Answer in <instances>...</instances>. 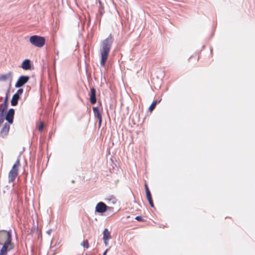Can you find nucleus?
Returning a JSON list of instances; mask_svg holds the SVG:
<instances>
[{"mask_svg":"<svg viewBox=\"0 0 255 255\" xmlns=\"http://www.w3.org/2000/svg\"><path fill=\"white\" fill-rule=\"evenodd\" d=\"M105 201L109 205H112L115 204L117 202V199L113 195H110L105 199Z\"/></svg>","mask_w":255,"mask_h":255,"instance_id":"nucleus-12","label":"nucleus"},{"mask_svg":"<svg viewBox=\"0 0 255 255\" xmlns=\"http://www.w3.org/2000/svg\"><path fill=\"white\" fill-rule=\"evenodd\" d=\"M11 72H9L6 74L1 75H0V81H5L8 79L11 78Z\"/></svg>","mask_w":255,"mask_h":255,"instance_id":"nucleus-16","label":"nucleus"},{"mask_svg":"<svg viewBox=\"0 0 255 255\" xmlns=\"http://www.w3.org/2000/svg\"><path fill=\"white\" fill-rule=\"evenodd\" d=\"M14 113V110L12 108L9 109L6 113L5 119L8 124H11L13 123Z\"/></svg>","mask_w":255,"mask_h":255,"instance_id":"nucleus-8","label":"nucleus"},{"mask_svg":"<svg viewBox=\"0 0 255 255\" xmlns=\"http://www.w3.org/2000/svg\"><path fill=\"white\" fill-rule=\"evenodd\" d=\"M2 245V247L0 249V255H6L8 252L14 248V244L12 243H10V240L7 241V243H4Z\"/></svg>","mask_w":255,"mask_h":255,"instance_id":"nucleus-5","label":"nucleus"},{"mask_svg":"<svg viewBox=\"0 0 255 255\" xmlns=\"http://www.w3.org/2000/svg\"><path fill=\"white\" fill-rule=\"evenodd\" d=\"M111 238L110 232L108 229H105L103 231V240H109Z\"/></svg>","mask_w":255,"mask_h":255,"instance_id":"nucleus-15","label":"nucleus"},{"mask_svg":"<svg viewBox=\"0 0 255 255\" xmlns=\"http://www.w3.org/2000/svg\"><path fill=\"white\" fill-rule=\"evenodd\" d=\"M72 183H74V180H72Z\"/></svg>","mask_w":255,"mask_h":255,"instance_id":"nucleus-35","label":"nucleus"},{"mask_svg":"<svg viewBox=\"0 0 255 255\" xmlns=\"http://www.w3.org/2000/svg\"><path fill=\"white\" fill-rule=\"evenodd\" d=\"M114 39L111 34L104 40L102 43V49L101 50V66L105 67L106 62L108 59L109 52L110 51Z\"/></svg>","mask_w":255,"mask_h":255,"instance_id":"nucleus-1","label":"nucleus"},{"mask_svg":"<svg viewBox=\"0 0 255 255\" xmlns=\"http://www.w3.org/2000/svg\"><path fill=\"white\" fill-rule=\"evenodd\" d=\"M99 3L101 4V2L100 1H99Z\"/></svg>","mask_w":255,"mask_h":255,"instance_id":"nucleus-36","label":"nucleus"},{"mask_svg":"<svg viewBox=\"0 0 255 255\" xmlns=\"http://www.w3.org/2000/svg\"><path fill=\"white\" fill-rule=\"evenodd\" d=\"M210 50H211V52H212V50H213L212 48H211V49H210Z\"/></svg>","mask_w":255,"mask_h":255,"instance_id":"nucleus-34","label":"nucleus"},{"mask_svg":"<svg viewBox=\"0 0 255 255\" xmlns=\"http://www.w3.org/2000/svg\"><path fill=\"white\" fill-rule=\"evenodd\" d=\"M20 67H21L23 69L25 70H28L31 69V65L30 60L28 59L24 60L22 62L20 66Z\"/></svg>","mask_w":255,"mask_h":255,"instance_id":"nucleus-11","label":"nucleus"},{"mask_svg":"<svg viewBox=\"0 0 255 255\" xmlns=\"http://www.w3.org/2000/svg\"><path fill=\"white\" fill-rule=\"evenodd\" d=\"M161 101V99H159V100H156L154 101L150 105V107H149V111L150 112H152L155 107H156V105L158 103H159Z\"/></svg>","mask_w":255,"mask_h":255,"instance_id":"nucleus-17","label":"nucleus"},{"mask_svg":"<svg viewBox=\"0 0 255 255\" xmlns=\"http://www.w3.org/2000/svg\"><path fill=\"white\" fill-rule=\"evenodd\" d=\"M51 230H48V231L47 232V234H49V235H50V233H51Z\"/></svg>","mask_w":255,"mask_h":255,"instance_id":"nucleus-33","label":"nucleus"},{"mask_svg":"<svg viewBox=\"0 0 255 255\" xmlns=\"http://www.w3.org/2000/svg\"><path fill=\"white\" fill-rule=\"evenodd\" d=\"M82 245L87 249L89 248V244L87 241H84L82 244Z\"/></svg>","mask_w":255,"mask_h":255,"instance_id":"nucleus-22","label":"nucleus"},{"mask_svg":"<svg viewBox=\"0 0 255 255\" xmlns=\"http://www.w3.org/2000/svg\"><path fill=\"white\" fill-rule=\"evenodd\" d=\"M108 241L109 240H104V244L106 246H107L108 245Z\"/></svg>","mask_w":255,"mask_h":255,"instance_id":"nucleus-29","label":"nucleus"},{"mask_svg":"<svg viewBox=\"0 0 255 255\" xmlns=\"http://www.w3.org/2000/svg\"><path fill=\"white\" fill-rule=\"evenodd\" d=\"M99 12L101 14H103L102 9L99 8Z\"/></svg>","mask_w":255,"mask_h":255,"instance_id":"nucleus-31","label":"nucleus"},{"mask_svg":"<svg viewBox=\"0 0 255 255\" xmlns=\"http://www.w3.org/2000/svg\"><path fill=\"white\" fill-rule=\"evenodd\" d=\"M7 101H8V97H7V93H6V96L5 98H4L3 103H2V105H3V107L2 109L1 112L4 113L5 112V111L7 110V106H8Z\"/></svg>","mask_w":255,"mask_h":255,"instance_id":"nucleus-18","label":"nucleus"},{"mask_svg":"<svg viewBox=\"0 0 255 255\" xmlns=\"http://www.w3.org/2000/svg\"><path fill=\"white\" fill-rule=\"evenodd\" d=\"M20 156H19L13 165L11 169L8 173V181L9 182H12L14 180L15 178L18 175V167L20 165Z\"/></svg>","mask_w":255,"mask_h":255,"instance_id":"nucleus-2","label":"nucleus"},{"mask_svg":"<svg viewBox=\"0 0 255 255\" xmlns=\"http://www.w3.org/2000/svg\"><path fill=\"white\" fill-rule=\"evenodd\" d=\"M29 80V77L26 75L20 76L15 84V88H20L25 84Z\"/></svg>","mask_w":255,"mask_h":255,"instance_id":"nucleus-6","label":"nucleus"},{"mask_svg":"<svg viewBox=\"0 0 255 255\" xmlns=\"http://www.w3.org/2000/svg\"><path fill=\"white\" fill-rule=\"evenodd\" d=\"M107 252V250H106L103 253V255H106Z\"/></svg>","mask_w":255,"mask_h":255,"instance_id":"nucleus-32","label":"nucleus"},{"mask_svg":"<svg viewBox=\"0 0 255 255\" xmlns=\"http://www.w3.org/2000/svg\"><path fill=\"white\" fill-rule=\"evenodd\" d=\"M114 208L112 207H109L107 206V211L108 212H110V213H113L114 212Z\"/></svg>","mask_w":255,"mask_h":255,"instance_id":"nucleus-23","label":"nucleus"},{"mask_svg":"<svg viewBox=\"0 0 255 255\" xmlns=\"http://www.w3.org/2000/svg\"><path fill=\"white\" fill-rule=\"evenodd\" d=\"M43 123L41 122L40 123V125H39V127L38 128V130L40 131H42V130L43 129Z\"/></svg>","mask_w":255,"mask_h":255,"instance_id":"nucleus-24","label":"nucleus"},{"mask_svg":"<svg viewBox=\"0 0 255 255\" xmlns=\"http://www.w3.org/2000/svg\"><path fill=\"white\" fill-rule=\"evenodd\" d=\"M135 220H136L137 221H143V219H142V217L141 216H136L135 218Z\"/></svg>","mask_w":255,"mask_h":255,"instance_id":"nucleus-25","label":"nucleus"},{"mask_svg":"<svg viewBox=\"0 0 255 255\" xmlns=\"http://www.w3.org/2000/svg\"><path fill=\"white\" fill-rule=\"evenodd\" d=\"M107 211V205L103 202H100L97 203L95 207V212L103 214Z\"/></svg>","mask_w":255,"mask_h":255,"instance_id":"nucleus-7","label":"nucleus"},{"mask_svg":"<svg viewBox=\"0 0 255 255\" xmlns=\"http://www.w3.org/2000/svg\"><path fill=\"white\" fill-rule=\"evenodd\" d=\"M10 240V243H12L11 231H6V230H1L0 231V245H2L4 243H7V241Z\"/></svg>","mask_w":255,"mask_h":255,"instance_id":"nucleus-4","label":"nucleus"},{"mask_svg":"<svg viewBox=\"0 0 255 255\" xmlns=\"http://www.w3.org/2000/svg\"><path fill=\"white\" fill-rule=\"evenodd\" d=\"M93 111L94 114V116L95 118H97L98 119H102V115L100 113L99 108L97 107H93Z\"/></svg>","mask_w":255,"mask_h":255,"instance_id":"nucleus-14","label":"nucleus"},{"mask_svg":"<svg viewBox=\"0 0 255 255\" xmlns=\"http://www.w3.org/2000/svg\"><path fill=\"white\" fill-rule=\"evenodd\" d=\"M55 53L58 57V56H59V51H58V50H56L55 51Z\"/></svg>","mask_w":255,"mask_h":255,"instance_id":"nucleus-30","label":"nucleus"},{"mask_svg":"<svg viewBox=\"0 0 255 255\" xmlns=\"http://www.w3.org/2000/svg\"><path fill=\"white\" fill-rule=\"evenodd\" d=\"M23 92V90L22 88H19L17 90V92L15 93V95H17V96H18L20 97V96L22 95V94Z\"/></svg>","mask_w":255,"mask_h":255,"instance_id":"nucleus-20","label":"nucleus"},{"mask_svg":"<svg viewBox=\"0 0 255 255\" xmlns=\"http://www.w3.org/2000/svg\"><path fill=\"white\" fill-rule=\"evenodd\" d=\"M9 124L8 123H5L0 130V134L2 137H4L8 134L10 128Z\"/></svg>","mask_w":255,"mask_h":255,"instance_id":"nucleus-10","label":"nucleus"},{"mask_svg":"<svg viewBox=\"0 0 255 255\" xmlns=\"http://www.w3.org/2000/svg\"><path fill=\"white\" fill-rule=\"evenodd\" d=\"M148 201V203L150 205V206L151 207H154V204H153V202L152 201V199L150 200H149Z\"/></svg>","mask_w":255,"mask_h":255,"instance_id":"nucleus-26","label":"nucleus"},{"mask_svg":"<svg viewBox=\"0 0 255 255\" xmlns=\"http://www.w3.org/2000/svg\"><path fill=\"white\" fill-rule=\"evenodd\" d=\"M145 193H146L147 191L148 192L150 191V190L148 187V186H147V184H146V183L145 184Z\"/></svg>","mask_w":255,"mask_h":255,"instance_id":"nucleus-28","label":"nucleus"},{"mask_svg":"<svg viewBox=\"0 0 255 255\" xmlns=\"http://www.w3.org/2000/svg\"><path fill=\"white\" fill-rule=\"evenodd\" d=\"M30 42L37 47H42L45 43V38L40 36L34 35L30 37Z\"/></svg>","mask_w":255,"mask_h":255,"instance_id":"nucleus-3","label":"nucleus"},{"mask_svg":"<svg viewBox=\"0 0 255 255\" xmlns=\"http://www.w3.org/2000/svg\"><path fill=\"white\" fill-rule=\"evenodd\" d=\"M90 101L92 105L96 103V90L94 88H92L90 89Z\"/></svg>","mask_w":255,"mask_h":255,"instance_id":"nucleus-9","label":"nucleus"},{"mask_svg":"<svg viewBox=\"0 0 255 255\" xmlns=\"http://www.w3.org/2000/svg\"><path fill=\"white\" fill-rule=\"evenodd\" d=\"M20 97L15 94L12 96L11 100L10 101L11 105L12 106H15L17 105L18 102Z\"/></svg>","mask_w":255,"mask_h":255,"instance_id":"nucleus-13","label":"nucleus"},{"mask_svg":"<svg viewBox=\"0 0 255 255\" xmlns=\"http://www.w3.org/2000/svg\"><path fill=\"white\" fill-rule=\"evenodd\" d=\"M102 119H98V126L99 128H100L102 124Z\"/></svg>","mask_w":255,"mask_h":255,"instance_id":"nucleus-27","label":"nucleus"},{"mask_svg":"<svg viewBox=\"0 0 255 255\" xmlns=\"http://www.w3.org/2000/svg\"><path fill=\"white\" fill-rule=\"evenodd\" d=\"M146 198L147 199L148 201L149 200H150L152 199V196H151V193L150 192H147L146 193Z\"/></svg>","mask_w":255,"mask_h":255,"instance_id":"nucleus-21","label":"nucleus"},{"mask_svg":"<svg viewBox=\"0 0 255 255\" xmlns=\"http://www.w3.org/2000/svg\"><path fill=\"white\" fill-rule=\"evenodd\" d=\"M4 112H1L0 113V126H1V124L4 122Z\"/></svg>","mask_w":255,"mask_h":255,"instance_id":"nucleus-19","label":"nucleus"}]
</instances>
